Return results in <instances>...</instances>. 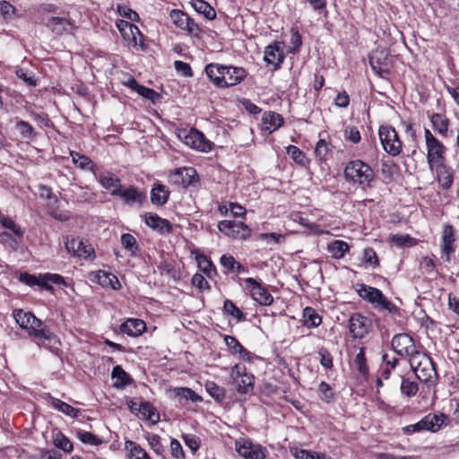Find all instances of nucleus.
Segmentation results:
<instances>
[{"label": "nucleus", "mask_w": 459, "mask_h": 459, "mask_svg": "<svg viewBox=\"0 0 459 459\" xmlns=\"http://www.w3.org/2000/svg\"><path fill=\"white\" fill-rule=\"evenodd\" d=\"M178 136L189 147L200 152H207L212 149V143L208 141L203 133L195 128L181 129Z\"/></svg>", "instance_id": "6"}, {"label": "nucleus", "mask_w": 459, "mask_h": 459, "mask_svg": "<svg viewBox=\"0 0 459 459\" xmlns=\"http://www.w3.org/2000/svg\"><path fill=\"white\" fill-rule=\"evenodd\" d=\"M147 440L149 445L156 454L160 455L162 452L163 448L160 436L156 434H150L147 437Z\"/></svg>", "instance_id": "63"}, {"label": "nucleus", "mask_w": 459, "mask_h": 459, "mask_svg": "<svg viewBox=\"0 0 459 459\" xmlns=\"http://www.w3.org/2000/svg\"><path fill=\"white\" fill-rule=\"evenodd\" d=\"M14 318L21 328L28 330L35 316L31 312H24L21 309L14 312Z\"/></svg>", "instance_id": "41"}, {"label": "nucleus", "mask_w": 459, "mask_h": 459, "mask_svg": "<svg viewBox=\"0 0 459 459\" xmlns=\"http://www.w3.org/2000/svg\"><path fill=\"white\" fill-rule=\"evenodd\" d=\"M125 446L130 459H151L147 452L137 443L128 440Z\"/></svg>", "instance_id": "35"}, {"label": "nucleus", "mask_w": 459, "mask_h": 459, "mask_svg": "<svg viewBox=\"0 0 459 459\" xmlns=\"http://www.w3.org/2000/svg\"><path fill=\"white\" fill-rule=\"evenodd\" d=\"M236 450L245 459H265L266 449L247 439L236 441Z\"/></svg>", "instance_id": "10"}, {"label": "nucleus", "mask_w": 459, "mask_h": 459, "mask_svg": "<svg viewBox=\"0 0 459 459\" xmlns=\"http://www.w3.org/2000/svg\"><path fill=\"white\" fill-rule=\"evenodd\" d=\"M223 65L211 63L205 66V73L209 79L218 87H222L223 80L225 79L222 76Z\"/></svg>", "instance_id": "25"}, {"label": "nucleus", "mask_w": 459, "mask_h": 459, "mask_svg": "<svg viewBox=\"0 0 459 459\" xmlns=\"http://www.w3.org/2000/svg\"><path fill=\"white\" fill-rule=\"evenodd\" d=\"M27 331L30 336H33L36 339L50 340L52 337V333L45 327L43 322L36 316Z\"/></svg>", "instance_id": "23"}, {"label": "nucleus", "mask_w": 459, "mask_h": 459, "mask_svg": "<svg viewBox=\"0 0 459 459\" xmlns=\"http://www.w3.org/2000/svg\"><path fill=\"white\" fill-rule=\"evenodd\" d=\"M206 391L217 402H222L225 398V390L223 387L219 386L213 381H207L205 384Z\"/></svg>", "instance_id": "43"}, {"label": "nucleus", "mask_w": 459, "mask_h": 459, "mask_svg": "<svg viewBox=\"0 0 459 459\" xmlns=\"http://www.w3.org/2000/svg\"><path fill=\"white\" fill-rule=\"evenodd\" d=\"M391 345L395 353L408 357L409 361L420 352L415 345L414 340L408 333L395 334L392 339Z\"/></svg>", "instance_id": "7"}, {"label": "nucleus", "mask_w": 459, "mask_h": 459, "mask_svg": "<svg viewBox=\"0 0 459 459\" xmlns=\"http://www.w3.org/2000/svg\"><path fill=\"white\" fill-rule=\"evenodd\" d=\"M224 342L232 354H238L243 359H249L250 353L241 345V343L230 335L224 336Z\"/></svg>", "instance_id": "27"}, {"label": "nucleus", "mask_w": 459, "mask_h": 459, "mask_svg": "<svg viewBox=\"0 0 459 459\" xmlns=\"http://www.w3.org/2000/svg\"><path fill=\"white\" fill-rule=\"evenodd\" d=\"M169 181L172 185L187 188L195 186L198 182V175L194 168H179L170 173Z\"/></svg>", "instance_id": "9"}, {"label": "nucleus", "mask_w": 459, "mask_h": 459, "mask_svg": "<svg viewBox=\"0 0 459 459\" xmlns=\"http://www.w3.org/2000/svg\"><path fill=\"white\" fill-rule=\"evenodd\" d=\"M344 177L348 182L358 184L366 189L372 186L375 173L369 165L360 160H355L347 163Z\"/></svg>", "instance_id": "1"}, {"label": "nucleus", "mask_w": 459, "mask_h": 459, "mask_svg": "<svg viewBox=\"0 0 459 459\" xmlns=\"http://www.w3.org/2000/svg\"><path fill=\"white\" fill-rule=\"evenodd\" d=\"M372 69L380 76L388 74L390 70L389 54L385 48H376L369 55Z\"/></svg>", "instance_id": "11"}, {"label": "nucleus", "mask_w": 459, "mask_h": 459, "mask_svg": "<svg viewBox=\"0 0 459 459\" xmlns=\"http://www.w3.org/2000/svg\"><path fill=\"white\" fill-rule=\"evenodd\" d=\"M97 280L103 287H110L113 290H118L121 287L118 278L111 273L99 271L97 273Z\"/></svg>", "instance_id": "31"}, {"label": "nucleus", "mask_w": 459, "mask_h": 459, "mask_svg": "<svg viewBox=\"0 0 459 459\" xmlns=\"http://www.w3.org/2000/svg\"><path fill=\"white\" fill-rule=\"evenodd\" d=\"M111 377L115 379L113 386L118 389L125 388L133 382V378L130 375L118 365L113 368Z\"/></svg>", "instance_id": "24"}, {"label": "nucleus", "mask_w": 459, "mask_h": 459, "mask_svg": "<svg viewBox=\"0 0 459 459\" xmlns=\"http://www.w3.org/2000/svg\"><path fill=\"white\" fill-rule=\"evenodd\" d=\"M412 371L417 378L424 383L429 382L437 373L431 358L425 353L420 352L409 361Z\"/></svg>", "instance_id": "2"}, {"label": "nucleus", "mask_w": 459, "mask_h": 459, "mask_svg": "<svg viewBox=\"0 0 459 459\" xmlns=\"http://www.w3.org/2000/svg\"><path fill=\"white\" fill-rule=\"evenodd\" d=\"M136 92L143 96V98L151 100L152 102H155V100L160 98V94L158 92H156L154 90L151 89V88H147L143 85H141L140 87H138V90L136 91Z\"/></svg>", "instance_id": "57"}, {"label": "nucleus", "mask_w": 459, "mask_h": 459, "mask_svg": "<svg viewBox=\"0 0 459 459\" xmlns=\"http://www.w3.org/2000/svg\"><path fill=\"white\" fill-rule=\"evenodd\" d=\"M254 376L252 374H247L242 377L237 379V391L241 394H247L252 393L254 390Z\"/></svg>", "instance_id": "33"}, {"label": "nucleus", "mask_w": 459, "mask_h": 459, "mask_svg": "<svg viewBox=\"0 0 459 459\" xmlns=\"http://www.w3.org/2000/svg\"><path fill=\"white\" fill-rule=\"evenodd\" d=\"M54 444L57 448L62 449L65 452L69 453L73 450V444L71 441L60 432L56 433L55 436Z\"/></svg>", "instance_id": "51"}, {"label": "nucleus", "mask_w": 459, "mask_h": 459, "mask_svg": "<svg viewBox=\"0 0 459 459\" xmlns=\"http://www.w3.org/2000/svg\"><path fill=\"white\" fill-rule=\"evenodd\" d=\"M16 129L23 138L31 139L35 136L33 126L23 120H20L16 123Z\"/></svg>", "instance_id": "50"}, {"label": "nucleus", "mask_w": 459, "mask_h": 459, "mask_svg": "<svg viewBox=\"0 0 459 459\" xmlns=\"http://www.w3.org/2000/svg\"><path fill=\"white\" fill-rule=\"evenodd\" d=\"M379 139L384 150L391 156H397L402 152V141L395 129L389 126H381L378 130Z\"/></svg>", "instance_id": "4"}, {"label": "nucleus", "mask_w": 459, "mask_h": 459, "mask_svg": "<svg viewBox=\"0 0 459 459\" xmlns=\"http://www.w3.org/2000/svg\"><path fill=\"white\" fill-rule=\"evenodd\" d=\"M100 183L105 189L117 188L120 185V179L111 172H105L100 175Z\"/></svg>", "instance_id": "42"}, {"label": "nucleus", "mask_w": 459, "mask_h": 459, "mask_svg": "<svg viewBox=\"0 0 459 459\" xmlns=\"http://www.w3.org/2000/svg\"><path fill=\"white\" fill-rule=\"evenodd\" d=\"M191 4L197 13L204 14L206 19L214 20L216 18L215 10L204 0H193Z\"/></svg>", "instance_id": "32"}, {"label": "nucleus", "mask_w": 459, "mask_h": 459, "mask_svg": "<svg viewBox=\"0 0 459 459\" xmlns=\"http://www.w3.org/2000/svg\"><path fill=\"white\" fill-rule=\"evenodd\" d=\"M111 195L121 197L127 204L132 205L133 204H142L145 199V194L138 191L134 186L124 187L118 186L117 188H113Z\"/></svg>", "instance_id": "12"}, {"label": "nucleus", "mask_w": 459, "mask_h": 459, "mask_svg": "<svg viewBox=\"0 0 459 459\" xmlns=\"http://www.w3.org/2000/svg\"><path fill=\"white\" fill-rule=\"evenodd\" d=\"M430 121L434 130L437 131L441 135H446L448 119L445 118L441 114L435 113L431 116Z\"/></svg>", "instance_id": "38"}, {"label": "nucleus", "mask_w": 459, "mask_h": 459, "mask_svg": "<svg viewBox=\"0 0 459 459\" xmlns=\"http://www.w3.org/2000/svg\"><path fill=\"white\" fill-rule=\"evenodd\" d=\"M424 136L428 151L427 160L429 167L432 169L434 165H441L445 161L446 147L428 128L424 130Z\"/></svg>", "instance_id": "3"}, {"label": "nucleus", "mask_w": 459, "mask_h": 459, "mask_svg": "<svg viewBox=\"0 0 459 459\" xmlns=\"http://www.w3.org/2000/svg\"><path fill=\"white\" fill-rule=\"evenodd\" d=\"M171 455L175 459H185V454L181 444L177 439H172L170 442Z\"/></svg>", "instance_id": "61"}, {"label": "nucleus", "mask_w": 459, "mask_h": 459, "mask_svg": "<svg viewBox=\"0 0 459 459\" xmlns=\"http://www.w3.org/2000/svg\"><path fill=\"white\" fill-rule=\"evenodd\" d=\"M145 223L153 230L160 234H169L172 231V224L156 213L149 212L144 215Z\"/></svg>", "instance_id": "18"}, {"label": "nucleus", "mask_w": 459, "mask_h": 459, "mask_svg": "<svg viewBox=\"0 0 459 459\" xmlns=\"http://www.w3.org/2000/svg\"><path fill=\"white\" fill-rule=\"evenodd\" d=\"M47 27L53 33L62 35L65 32L70 31L74 24L70 20L64 17H51L47 22Z\"/></svg>", "instance_id": "21"}, {"label": "nucleus", "mask_w": 459, "mask_h": 459, "mask_svg": "<svg viewBox=\"0 0 459 459\" xmlns=\"http://www.w3.org/2000/svg\"><path fill=\"white\" fill-rule=\"evenodd\" d=\"M247 74L246 70L242 67L223 65L222 76L225 79L223 80L222 87L237 85L246 78Z\"/></svg>", "instance_id": "16"}, {"label": "nucleus", "mask_w": 459, "mask_h": 459, "mask_svg": "<svg viewBox=\"0 0 459 459\" xmlns=\"http://www.w3.org/2000/svg\"><path fill=\"white\" fill-rule=\"evenodd\" d=\"M174 67L178 73L181 74L182 75H184L186 77L193 76L192 68H191L190 65L186 62L177 60L174 63Z\"/></svg>", "instance_id": "58"}, {"label": "nucleus", "mask_w": 459, "mask_h": 459, "mask_svg": "<svg viewBox=\"0 0 459 459\" xmlns=\"http://www.w3.org/2000/svg\"><path fill=\"white\" fill-rule=\"evenodd\" d=\"M218 230L234 239H247L250 236L249 228L242 221H221L218 223Z\"/></svg>", "instance_id": "8"}, {"label": "nucleus", "mask_w": 459, "mask_h": 459, "mask_svg": "<svg viewBox=\"0 0 459 459\" xmlns=\"http://www.w3.org/2000/svg\"><path fill=\"white\" fill-rule=\"evenodd\" d=\"M390 239L394 245L399 247H411L415 244L414 238L409 235H392Z\"/></svg>", "instance_id": "52"}, {"label": "nucleus", "mask_w": 459, "mask_h": 459, "mask_svg": "<svg viewBox=\"0 0 459 459\" xmlns=\"http://www.w3.org/2000/svg\"><path fill=\"white\" fill-rule=\"evenodd\" d=\"M15 11L16 9L14 6L12 5L9 2H0V17H2L4 21H12L15 17Z\"/></svg>", "instance_id": "48"}, {"label": "nucleus", "mask_w": 459, "mask_h": 459, "mask_svg": "<svg viewBox=\"0 0 459 459\" xmlns=\"http://www.w3.org/2000/svg\"><path fill=\"white\" fill-rule=\"evenodd\" d=\"M78 437L82 443L85 444L99 445L101 443L98 437L88 431L78 432Z\"/></svg>", "instance_id": "59"}, {"label": "nucleus", "mask_w": 459, "mask_h": 459, "mask_svg": "<svg viewBox=\"0 0 459 459\" xmlns=\"http://www.w3.org/2000/svg\"><path fill=\"white\" fill-rule=\"evenodd\" d=\"M350 332L353 338H363L369 330V319L360 314H353L350 318Z\"/></svg>", "instance_id": "14"}, {"label": "nucleus", "mask_w": 459, "mask_h": 459, "mask_svg": "<svg viewBox=\"0 0 459 459\" xmlns=\"http://www.w3.org/2000/svg\"><path fill=\"white\" fill-rule=\"evenodd\" d=\"M318 392L320 394L321 399L326 401L327 403L333 398V390L331 386L325 382H322L319 385Z\"/></svg>", "instance_id": "62"}, {"label": "nucleus", "mask_w": 459, "mask_h": 459, "mask_svg": "<svg viewBox=\"0 0 459 459\" xmlns=\"http://www.w3.org/2000/svg\"><path fill=\"white\" fill-rule=\"evenodd\" d=\"M223 311L238 321H243L245 319V314L230 299L224 301Z\"/></svg>", "instance_id": "44"}, {"label": "nucleus", "mask_w": 459, "mask_h": 459, "mask_svg": "<svg viewBox=\"0 0 459 459\" xmlns=\"http://www.w3.org/2000/svg\"><path fill=\"white\" fill-rule=\"evenodd\" d=\"M169 191L161 184L154 185L151 191V201L154 204L162 205L169 200Z\"/></svg>", "instance_id": "29"}, {"label": "nucleus", "mask_w": 459, "mask_h": 459, "mask_svg": "<svg viewBox=\"0 0 459 459\" xmlns=\"http://www.w3.org/2000/svg\"><path fill=\"white\" fill-rule=\"evenodd\" d=\"M70 155L74 164H75L81 169L93 170L94 163L88 156L81 154L75 151H71Z\"/></svg>", "instance_id": "37"}, {"label": "nucleus", "mask_w": 459, "mask_h": 459, "mask_svg": "<svg viewBox=\"0 0 459 459\" xmlns=\"http://www.w3.org/2000/svg\"><path fill=\"white\" fill-rule=\"evenodd\" d=\"M198 266L201 271L205 273L208 277H212V274L216 273V269L211 260H208L206 256L201 255L197 258Z\"/></svg>", "instance_id": "49"}, {"label": "nucleus", "mask_w": 459, "mask_h": 459, "mask_svg": "<svg viewBox=\"0 0 459 459\" xmlns=\"http://www.w3.org/2000/svg\"><path fill=\"white\" fill-rule=\"evenodd\" d=\"M376 303L373 304L374 307L379 310H386L392 316H399L400 309L394 303H392L382 292L381 298L377 299Z\"/></svg>", "instance_id": "34"}, {"label": "nucleus", "mask_w": 459, "mask_h": 459, "mask_svg": "<svg viewBox=\"0 0 459 459\" xmlns=\"http://www.w3.org/2000/svg\"><path fill=\"white\" fill-rule=\"evenodd\" d=\"M349 249V245L342 240H333L327 245V251L333 259L342 258Z\"/></svg>", "instance_id": "28"}, {"label": "nucleus", "mask_w": 459, "mask_h": 459, "mask_svg": "<svg viewBox=\"0 0 459 459\" xmlns=\"http://www.w3.org/2000/svg\"><path fill=\"white\" fill-rule=\"evenodd\" d=\"M246 283L251 287L250 292L252 298L261 305L269 306L273 303V298L269 291L262 287L254 278L245 280Z\"/></svg>", "instance_id": "13"}, {"label": "nucleus", "mask_w": 459, "mask_h": 459, "mask_svg": "<svg viewBox=\"0 0 459 459\" xmlns=\"http://www.w3.org/2000/svg\"><path fill=\"white\" fill-rule=\"evenodd\" d=\"M121 244L123 247L129 251L132 255H135L138 251L136 239L133 235L129 233H125L121 236Z\"/></svg>", "instance_id": "47"}, {"label": "nucleus", "mask_w": 459, "mask_h": 459, "mask_svg": "<svg viewBox=\"0 0 459 459\" xmlns=\"http://www.w3.org/2000/svg\"><path fill=\"white\" fill-rule=\"evenodd\" d=\"M283 117L281 115L274 111H266L263 114L262 123L264 130L273 133L283 125Z\"/></svg>", "instance_id": "20"}, {"label": "nucleus", "mask_w": 459, "mask_h": 459, "mask_svg": "<svg viewBox=\"0 0 459 459\" xmlns=\"http://www.w3.org/2000/svg\"><path fill=\"white\" fill-rule=\"evenodd\" d=\"M66 250L74 255L89 258L94 254L91 245H88L80 238H73L65 242Z\"/></svg>", "instance_id": "15"}, {"label": "nucleus", "mask_w": 459, "mask_h": 459, "mask_svg": "<svg viewBox=\"0 0 459 459\" xmlns=\"http://www.w3.org/2000/svg\"><path fill=\"white\" fill-rule=\"evenodd\" d=\"M51 404L59 411L72 417H77L79 410L71 406L70 404L54 397H50Z\"/></svg>", "instance_id": "40"}, {"label": "nucleus", "mask_w": 459, "mask_h": 459, "mask_svg": "<svg viewBox=\"0 0 459 459\" xmlns=\"http://www.w3.org/2000/svg\"><path fill=\"white\" fill-rule=\"evenodd\" d=\"M419 391V385L415 381H411L408 378H402L401 392L407 397H413Z\"/></svg>", "instance_id": "45"}, {"label": "nucleus", "mask_w": 459, "mask_h": 459, "mask_svg": "<svg viewBox=\"0 0 459 459\" xmlns=\"http://www.w3.org/2000/svg\"><path fill=\"white\" fill-rule=\"evenodd\" d=\"M358 293L359 297L365 300H368L372 305L376 303V300H377V299L381 298L380 290L367 285H361L360 289L358 290Z\"/></svg>", "instance_id": "36"}, {"label": "nucleus", "mask_w": 459, "mask_h": 459, "mask_svg": "<svg viewBox=\"0 0 459 459\" xmlns=\"http://www.w3.org/2000/svg\"><path fill=\"white\" fill-rule=\"evenodd\" d=\"M454 242V229L451 225H446L442 234V255L446 256V262L450 261V255L455 252Z\"/></svg>", "instance_id": "19"}, {"label": "nucleus", "mask_w": 459, "mask_h": 459, "mask_svg": "<svg viewBox=\"0 0 459 459\" xmlns=\"http://www.w3.org/2000/svg\"><path fill=\"white\" fill-rule=\"evenodd\" d=\"M176 395L186 401L191 400L194 403L202 401V397L187 387H178L174 389Z\"/></svg>", "instance_id": "46"}, {"label": "nucleus", "mask_w": 459, "mask_h": 459, "mask_svg": "<svg viewBox=\"0 0 459 459\" xmlns=\"http://www.w3.org/2000/svg\"><path fill=\"white\" fill-rule=\"evenodd\" d=\"M303 317L305 325L308 327L318 326L322 322L321 316L310 307L304 308Z\"/></svg>", "instance_id": "39"}, {"label": "nucleus", "mask_w": 459, "mask_h": 459, "mask_svg": "<svg viewBox=\"0 0 459 459\" xmlns=\"http://www.w3.org/2000/svg\"><path fill=\"white\" fill-rule=\"evenodd\" d=\"M171 20L173 21V23L180 28V29H184L185 27V24H186V22L187 21L188 19V15L186 13H185L184 12L180 11V10H172L170 12V14H169Z\"/></svg>", "instance_id": "54"}, {"label": "nucleus", "mask_w": 459, "mask_h": 459, "mask_svg": "<svg viewBox=\"0 0 459 459\" xmlns=\"http://www.w3.org/2000/svg\"><path fill=\"white\" fill-rule=\"evenodd\" d=\"M137 411L142 415L143 419L155 424L160 420V414L152 404L149 402L141 403Z\"/></svg>", "instance_id": "30"}, {"label": "nucleus", "mask_w": 459, "mask_h": 459, "mask_svg": "<svg viewBox=\"0 0 459 459\" xmlns=\"http://www.w3.org/2000/svg\"><path fill=\"white\" fill-rule=\"evenodd\" d=\"M447 417L443 414H432L429 413L422 418L420 421L415 424L408 425L403 428L404 433L420 432L428 430L431 432L438 431L444 425L445 420Z\"/></svg>", "instance_id": "5"}, {"label": "nucleus", "mask_w": 459, "mask_h": 459, "mask_svg": "<svg viewBox=\"0 0 459 459\" xmlns=\"http://www.w3.org/2000/svg\"><path fill=\"white\" fill-rule=\"evenodd\" d=\"M287 153L299 164H305V154L303 152L295 145H289L287 147Z\"/></svg>", "instance_id": "56"}, {"label": "nucleus", "mask_w": 459, "mask_h": 459, "mask_svg": "<svg viewBox=\"0 0 459 459\" xmlns=\"http://www.w3.org/2000/svg\"><path fill=\"white\" fill-rule=\"evenodd\" d=\"M345 137L353 143H359L361 137L360 133L355 126H348L344 131Z\"/></svg>", "instance_id": "64"}, {"label": "nucleus", "mask_w": 459, "mask_h": 459, "mask_svg": "<svg viewBox=\"0 0 459 459\" xmlns=\"http://www.w3.org/2000/svg\"><path fill=\"white\" fill-rule=\"evenodd\" d=\"M146 329L145 323L141 319H128L120 325V331L129 336H138Z\"/></svg>", "instance_id": "22"}, {"label": "nucleus", "mask_w": 459, "mask_h": 459, "mask_svg": "<svg viewBox=\"0 0 459 459\" xmlns=\"http://www.w3.org/2000/svg\"><path fill=\"white\" fill-rule=\"evenodd\" d=\"M283 59L284 54L281 49V43L274 42L273 45L266 47L264 50V60L268 65H272L274 70L280 67L281 64L283 62Z\"/></svg>", "instance_id": "17"}, {"label": "nucleus", "mask_w": 459, "mask_h": 459, "mask_svg": "<svg viewBox=\"0 0 459 459\" xmlns=\"http://www.w3.org/2000/svg\"><path fill=\"white\" fill-rule=\"evenodd\" d=\"M0 223L3 227H4L7 230H12L16 236L22 237V231L19 226L16 225L14 221L7 216L1 215L0 216Z\"/></svg>", "instance_id": "53"}, {"label": "nucleus", "mask_w": 459, "mask_h": 459, "mask_svg": "<svg viewBox=\"0 0 459 459\" xmlns=\"http://www.w3.org/2000/svg\"><path fill=\"white\" fill-rule=\"evenodd\" d=\"M438 168L437 169V181L441 187L445 190H448L451 188L454 181L453 172L451 169L443 165H437Z\"/></svg>", "instance_id": "26"}, {"label": "nucleus", "mask_w": 459, "mask_h": 459, "mask_svg": "<svg viewBox=\"0 0 459 459\" xmlns=\"http://www.w3.org/2000/svg\"><path fill=\"white\" fill-rule=\"evenodd\" d=\"M183 30H186L188 34L197 38L200 36V33L202 31L198 24L194 21V19L190 17H188L187 21L186 22Z\"/></svg>", "instance_id": "60"}, {"label": "nucleus", "mask_w": 459, "mask_h": 459, "mask_svg": "<svg viewBox=\"0 0 459 459\" xmlns=\"http://www.w3.org/2000/svg\"><path fill=\"white\" fill-rule=\"evenodd\" d=\"M330 152V147L328 143H326L325 140L320 139L315 148V154L316 156L321 160H326V157L328 153Z\"/></svg>", "instance_id": "55"}]
</instances>
